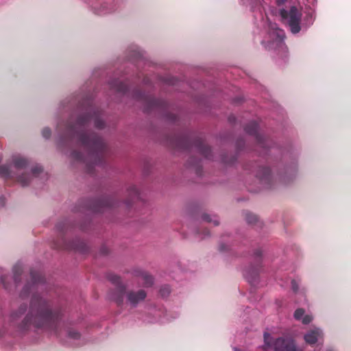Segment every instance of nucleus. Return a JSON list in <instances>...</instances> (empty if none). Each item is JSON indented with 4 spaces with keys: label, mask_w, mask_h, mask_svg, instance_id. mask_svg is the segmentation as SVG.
<instances>
[{
    "label": "nucleus",
    "mask_w": 351,
    "mask_h": 351,
    "mask_svg": "<svg viewBox=\"0 0 351 351\" xmlns=\"http://www.w3.org/2000/svg\"><path fill=\"white\" fill-rule=\"evenodd\" d=\"M237 144H238V147L240 146V142H237Z\"/></svg>",
    "instance_id": "obj_43"
},
{
    "label": "nucleus",
    "mask_w": 351,
    "mask_h": 351,
    "mask_svg": "<svg viewBox=\"0 0 351 351\" xmlns=\"http://www.w3.org/2000/svg\"><path fill=\"white\" fill-rule=\"evenodd\" d=\"M189 164L191 166L195 167H196V173H197V174H198V175L200 174L201 169H200V167L199 165V162L193 161V158H191L189 160Z\"/></svg>",
    "instance_id": "obj_29"
},
{
    "label": "nucleus",
    "mask_w": 351,
    "mask_h": 351,
    "mask_svg": "<svg viewBox=\"0 0 351 351\" xmlns=\"http://www.w3.org/2000/svg\"><path fill=\"white\" fill-rule=\"evenodd\" d=\"M244 130L246 133L255 137L260 147L264 148L268 147L267 139L265 136H262L258 133V125L256 121H252L248 123L245 125Z\"/></svg>",
    "instance_id": "obj_10"
},
{
    "label": "nucleus",
    "mask_w": 351,
    "mask_h": 351,
    "mask_svg": "<svg viewBox=\"0 0 351 351\" xmlns=\"http://www.w3.org/2000/svg\"><path fill=\"white\" fill-rule=\"evenodd\" d=\"M18 182L23 186H27L30 182V176L27 174H22L19 177Z\"/></svg>",
    "instance_id": "obj_23"
},
{
    "label": "nucleus",
    "mask_w": 351,
    "mask_h": 351,
    "mask_svg": "<svg viewBox=\"0 0 351 351\" xmlns=\"http://www.w3.org/2000/svg\"><path fill=\"white\" fill-rule=\"evenodd\" d=\"M110 86L116 91L123 94L126 93L128 90V85L125 83L118 80L112 82L110 83Z\"/></svg>",
    "instance_id": "obj_17"
},
{
    "label": "nucleus",
    "mask_w": 351,
    "mask_h": 351,
    "mask_svg": "<svg viewBox=\"0 0 351 351\" xmlns=\"http://www.w3.org/2000/svg\"><path fill=\"white\" fill-rule=\"evenodd\" d=\"M258 274V269L257 267L252 268V271H249V275L252 276V278H255Z\"/></svg>",
    "instance_id": "obj_34"
},
{
    "label": "nucleus",
    "mask_w": 351,
    "mask_h": 351,
    "mask_svg": "<svg viewBox=\"0 0 351 351\" xmlns=\"http://www.w3.org/2000/svg\"><path fill=\"white\" fill-rule=\"evenodd\" d=\"M134 97L143 101L144 111L146 112H149L154 110H165L168 108V104L167 101L145 95L141 90H136L134 93Z\"/></svg>",
    "instance_id": "obj_6"
},
{
    "label": "nucleus",
    "mask_w": 351,
    "mask_h": 351,
    "mask_svg": "<svg viewBox=\"0 0 351 351\" xmlns=\"http://www.w3.org/2000/svg\"><path fill=\"white\" fill-rule=\"evenodd\" d=\"M202 217L204 221H207L208 223H213L215 226H218L219 223L218 219L216 217H215V219H213L210 215L208 214H204Z\"/></svg>",
    "instance_id": "obj_26"
},
{
    "label": "nucleus",
    "mask_w": 351,
    "mask_h": 351,
    "mask_svg": "<svg viewBox=\"0 0 351 351\" xmlns=\"http://www.w3.org/2000/svg\"><path fill=\"white\" fill-rule=\"evenodd\" d=\"M69 224L66 221H60L56 225V229L60 232H63L68 229Z\"/></svg>",
    "instance_id": "obj_25"
},
{
    "label": "nucleus",
    "mask_w": 351,
    "mask_h": 351,
    "mask_svg": "<svg viewBox=\"0 0 351 351\" xmlns=\"http://www.w3.org/2000/svg\"><path fill=\"white\" fill-rule=\"evenodd\" d=\"M234 120V117L230 116V117H229V121H233Z\"/></svg>",
    "instance_id": "obj_41"
},
{
    "label": "nucleus",
    "mask_w": 351,
    "mask_h": 351,
    "mask_svg": "<svg viewBox=\"0 0 351 351\" xmlns=\"http://www.w3.org/2000/svg\"><path fill=\"white\" fill-rule=\"evenodd\" d=\"M220 251H224L225 250V245L223 244L221 245L219 247Z\"/></svg>",
    "instance_id": "obj_40"
},
{
    "label": "nucleus",
    "mask_w": 351,
    "mask_h": 351,
    "mask_svg": "<svg viewBox=\"0 0 351 351\" xmlns=\"http://www.w3.org/2000/svg\"><path fill=\"white\" fill-rule=\"evenodd\" d=\"M5 197L1 196L0 197V206H3L5 205Z\"/></svg>",
    "instance_id": "obj_37"
},
{
    "label": "nucleus",
    "mask_w": 351,
    "mask_h": 351,
    "mask_svg": "<svg viewBox=\"0 0 351 351\" xmlns=\"http://www.w3.org/2000/svg\"><path fill=\"white\" fill-rule=\"evenodd\" d=\"M43 136L45 138H49L51 136V130L49 128H45L42 131Z\"/></svg>",
    "instance_id": "obj_32"
},
{
    "label": "nucleus",
    "mask_w": 351,
    "mask_h": 351,
    "mask_svg": "<svg viewBox=\"0 0 351 351\" xmlns=\"http://www.w3.org/2000/svg\"><path fill=\"white\" fill-rule=\"evenodd\" d=\"M88 106L84 114L80 115L75 121L71 117L64 126L65 138L61 139V143L76 138L77 142L87 151V156L84 158L82 154L73 151L71 156L77 162H83L87 173H93L95 166L102 165L107 154V147L103 139L93 132L88 130L90 122L94 121L95 127L102 129L105 123L99 117V111L93 106V102L86 101Z\"/></svg>",
    "instance_id": "obj_1"
},
{
    "label": "nucleus",
    "mask_w": 351,
    "mask_h": 351,
    "mask_svg": "<svg viewBox=\"0 0 351 351\" xmlns=\"http://www.w3.org/2000/svg\"><path fill=\"white\" fill-rule=\"evenodd\" d=\"M108 279L115 286L114 290L110 293V298L118 306H121L123 304L125 297L126 302L132 307H136L138 304L143 302L147 297V293L143 289L126 291L125 286L121 282L120 277L117 275L109 274Z\"/></svg>",
    "instance_id": "obj_3"
},
{
    "label": "nucleus",
    "mask_w": 351,
    "mask_h": 351,
    "mask_svg": "<svg viewBox=\"0 0 351 351\" xmlns=\"http://www.w3.org/2000/svg\"><path fill=\"white\" fill-rule=\"evenodd\" d=\"M1 282L3 285L4 287L6 288V285H5V279H4L3 276L1 277Z\"/></svg>",
    "instance_id": "obj_39"
},
{
    "label": "nucleus",
    "mask_w": 351,
    "mask_h": 351,
    "mask_svg": "<svg viewBox=\"0 0 351 351\" xmlns=\"http://www.w3.org/2000/svg\"><path fill=\"white\" fill-rule=\"evenodd\" d=\"M54 247L56 249L73 250L82 254H86L88 252V247L87 244L80 239H76L71 242H66L63 240L61 243H54Z\"/></svg>",
    "instance_id": "obj_9"
},
{
    "label": "nucleus",
    "mask_w": 351,
    "mask_h": 351,
    "mask_svg": "<svg viewBox=\"0 0 351 351\" xmlns=\"http://www.w3.org/2000/svg\"><path fill=\"white\" fill-rule=\"evenodd\" d=\"M245 220L248 224L254 225L258 222V219L256 215L247 212L245 213Z\"/></svg>",
    "instance_id": "obj_20"
},
{
    "label": "nucleus",
    "mask_w": 351,
    "mask_h": 351,
    "mask_svg": "<svg viewBox=\"0 0 351 351\" xmlns=\"http://www.w3.org/2000/svg\"><path fill=\"white\" fill-rule=\"evenodd\" d=\"M169 143L172 147L182 150H189L194 147L204 158L213 159L210 147L206 145L200 137L192 139L191 136L184 134L173 137Z\"/></svg>",
    "instance_id": "obj_4"
},
{
    "label": "nucleus",
    "mask_w": 351,
    "mask_h": 351,
    "mask_svg": "<svg viewBox=\"0 0 351 351\" xmlns=\"http://www.w3.org/2000/svg\"><path fill=\"white\" fill-rule=\"evenodd\" d=\"M254 255L256 256V257L257 258H258V262H259V259L261 258V256H262V250L261 249H258L255 251L254 252Z\"/></svg>",
    "instance_id": "obj_36"
},
{
    "label": "nucleus",
    "mask_w": 351,
    "mask_h": 351,
    "mask_svg": "<svg viewBox=\"0 0 351 351\" xmlns=\"http://www.w3.org/2000/svg\"><path fill=\"white\" fill-rule=\"evenodd\" d=\"M269 35L274 44L276 43L277 46L282 44L285 38V32L282 29L276 27V25L271 26Z\"/></svg>",
    "instance_id": "obj_12"
},
{
    "label": "nucleus",
    "mask_w": 351,
    "mask_h": 351,
    "mask_svg": "<svg viewBox=\"0 0 351 351\" xmlns=\"http://www.w3.org/2000/svg\"><path fill=\"white\" fill-rule=\"evenodd\" d=\"M165 116L166 119L170 122L175 123L177 121V116L173 113L168 112Z\"/></svg>",
    "instance_id": "obj_30"
},
{
    "label": "nucleus",
    "mask_w": 351,
    "mask_h": 351,
    "mask_svg": "<svg viewBox=\"0 0 351 351\" xmlns=\"http://www.w3.org/2000/svg\"><path fill=\"white\" fill-rule=\"evenodd\" d=\"M42 171H43V168H42V167H40L39 165L35 166L32 169V172L34 176H36L38 173H40Z\"/></svg>",
    "instance_id": "obj_31"
},
{
    "label": "nucleus",
    "mask_w": 351,
    "mask_h": 351,
    "mask_svg": "<svg viewBox=\"0 0 351 351\" xmlns=\"http://www.w3.org/2000/svg\"><path fill=\"white\" fill-rule=\"evenodd\" d=\"M116 202L113 197L109 196L102 197L98 199L91 201L86 207L88 210L93 213H101L104 210L115 206Z\"/></svg>",
    "instance_id": "obj_8"
},
{
    "label": "nucleus",
    "mask_w": 351,
    "mask_h": 351,
    "mask_svg": "<svg viewBox=\"0 0 351 351\" xmlns=\"http://www.w3.org/2000/svg\"><path fill=\"white\" fill-rule=\"evenodd\" d=\"M10 169L8 165H0V176L2 178H8L10 176Z\"/></svg>",
    "instance_id": "obj_21"
},
{
    "label": "nucleus",
    "mask_w": 351,
    "mask_h": 351,
    "mask_svg": "<svg viewBox=\"0 0 351 351\" xmlns=\"http://www.w3.org/2000/svg\"><path fill=\"white\" fill-rule=\"evenodd\" d=\"M204 231H205V234H206V235L208 234V230H205Z\"/></svg>",
    "instance_id": "obj_42"
},
{
    "label": "nucleus",
    "mask_w": 351,
    "mask_h": 351,
    "mask_svg": "<svg viewBox=\"0 0 351 351\" xmlns=\"http://www.w3.org/2000/svg\"><path fill=\"white\" fill-rule=\"evenodd\" d=\"M322 336V332L321 330L315 328L307 332L304 338L306 343L312 345L315 344Z\"/></svg>",
    "instance_id": "obj_14"
},
{
    "label": "nucleus",
    "mask_w": 351,
    "mask_h": 351,
    "mask_svg": "<svg viewBox=\"0 0 351 351\" xmlns=\"http://www.w3.org/2000/svg\"><path fill=\"white\" fill-rule=\"evenodd\" d=\"M170 288L169 286L165 285L160 288V293L162 297H167L170 293Z\"/></svg>",
    "instance_id": "obj_28"
},
{
    "label": "nucleus",
    "mask_w": 351,
    "mask_h": 351,
    "mask_svg": "<svg viewBox=\"0 0 351 351\" xmlns=\"http://www.w3.org/2000/svg\"><path fill=\"white\" fill-rule=\"evenodd\" d=\"M101 252L103 254H108V250L106 247H103L101 249Z\"/></svg>",
    "instance_id": "obj_38"
},
{
    "label": "nucleus",
    "mask_w": 351,
    "mask_h": 351,
    "mask_svg": "<svg viewBox=\"0 0 351 351\" xmlns=\"http://www.w3.org/2000/svg\"><path fill=\"white\" fill-rule=\"evenodd\" d=\"M143 280V285L146 287H151L153 285L154 280L152 276L149 275L147 272L141 271L137 274Z\"/></svg>",
    "instance_id": "obj_18"
},
{
    "label": "nucleus",
    "mask_w": 351,
    "mask_h": 351,
    "mask_svg": "<svg viewBox=\"0 0 351 351\" xmlns=\"http://www.w3.org/2000/svg\"><path fill=\"white\" fill-rule=\"evenodd\" d=\"M13 163L17 169L25 168L28 165V160L21 156H16L13 158Z\"/></svg>",
    "instance_id": "obj_19"
},
{
    "label": "nucleus",
    "mask_w": 351,
    "mask_h": 351,
    "mask_svg": "<svg viewBox=\"0 0 351 351\" xmlns=\"http://www.w3.org/2000/svg\"><path fill=\"white\" fill-rule=\"evenodd\" d=\"M13 273H14V279L16 284H17L19 282V276H21L22 273V269L19 265H15L13 267Z\"/></svg>",
    "instance_id": "obj_22"
},
{
    "label": "nucleus",
    "mask_w": 351,
    "mask_h": 351,
    "mask_svg": "<svg viewBox=\"0 0 351 351\" xmlns=\"http://www.w3.org/2000/svg\"><path fill=\"white\" fill-rule=\"evenodd\" d=\"M256 176L260 180V181L269 186L271 181V170L265 167H259Z\"/></svg>",
    "instance_id": "obj_13"
},
{
    "label": "nucleus",
    "mask_w": 351,
    "mask_h": 351,
    "mask_svg": "<svg viewBox=\"0 0 351 351\" xmlns=\"http://www.w3.org/2000/svg\"><path fill=\"white\" fill-rule=\"evenodd\" d=\"M223 162L226 164H232L236 160V157L232 156L230 160L228 159L226 156H223L221 158Z\"/></svg>",
    "instance_id": "obj_33"
},
{
    "label": "nucleus",
    "mask_w": 351,
    "mask_h": 351,
    "mask_svg": "<svg viewBox=\"0 0 351 351\" xmlns=\"http://www.w3.org/2000/svg\"><path fill=\"white\" fill-rule=\"evenodd\" d=\"M280 15L283 19L287 21V24L291 33L298 34L300 32L302 12L297 7L291 6L289 10L281 9L280 10Z\"/></svg>",
    "instance_id": "obj_5"
},
{
    "label": "nucleus",
    "mask_w": 351,
    "mask_h": 351,
    "mask_svg": "<svg viewBox=\"0 0 351 351\" xmlns=\"http://www.w3.org/2000/svg\"><path fill=\"white\" fill-rule=\"evenodd\" d=\"M68 336L73 339H79L80 338V333L75 330L70 329L68 331Z\"/></svg>",
    "instance_id": "obj_27"
},
{
    "label": "nucleus",
    "mask_w": 351,
    "mask_h": 351,
    "mask_svg": "<svg viewBox=\"0 0 351 351\" xmlns=\"http://www.w3.org/2000/svg\"><path fill=\"white\" fill-rule=\"evenodd\" d=\"M27 309L26 304H22L20 306L17 312H14L12 314V317L13 319H15L16 317H19L21 315L23 314Z\"/></svg>",
    "instance_id": "obj_24"
},
{
    "label": "nucleus",
    "mask_w": 351,
    "mask_h": 351,
    "mask_svg": "<svg viewBox=\"0 0 351 351\" xmlns=\"http://www.w3.org/2000/svg\"><path fill=\"white\" fill-rule=\"evenodd\" d=\"M305 311L304 309L302 308H299L295 310L294 312V318L296 320H300L302 319V322L303 324H308L311 323L313 320V317L310 315H304Z\"/></svg>",
    "instance_id": "obj_15"
},
{
    "label": "nucleus",
    "mask_w": 351,
    "mask_h": 351,
    "mask_svg": "<svg viewBox=\"0 0 351 351\" xmlns=\"http://www.w3.org/2000/svg\"><path fill=\"white\" fill-rule=\"evenodd\" d=\"M264 342L265 349L273 347L274 351H296L293 341L287 338L279 337L272 343L270 335L265 332Z\"/></svg>",
    "instance_id": "obj_7"
},
{
    "label": "nucleus",
    "mask_w": 351,
    "mask_h": 351,
    "mask_svg": "<svg viewBox=\"0 0 351 351\" xmlns=\"http://www.w3.org/2000/svg\"><path fill=\"white\" fill-rule=\"evenodd\" d=\"M291 287L294 292H297L298 291L299 287L295 280H291Z\"/></svg>",
    "instance_id": "obj_35"
},
{
    "label": "nucleus",
    "mask_w": 351,
    "mask_h": 351,
    "mask_svg": "<svg viewBox=\"0 0 351 351\" xmlns=\"http://www.w3.org/2000/svg\"><path fill=\"white\" fill-rule=\"evenodd\" d=\"M128 199L125 201V204L128 206H130L133 201L138 199L139 192L136 186H131L128 189Z\"/></svg>",
    "instance_id": "obj_16"
},
{
    "label": "nucleus",
    "mask_w": 351,
    "mask_h": 351,
    "mask_svg": "<svg viewBox=\"0 0 351 351\" xmlns=\"http://www.w3.org/2000/svg\"><path fill=\"white\" fill-rule=\"evenodd\" d=\"M328 351H333L332 350H328Z\"/></svg>",
    "instance_id": "obj_44"
},
{
    "label": "nucleus",
    "mask_w": 351,
    "mask_h": 351,
    "mask_svg": "<svg viewBox=\"0 0 351 351\" xmlns=\"http://www.w3.org/2000/svg\"><path fill=\"white\" fill-rule=\"evenodd\" d=\"M30 276L32 281V285H29V283H27L24 286L20 294V296L22 298H24L29 295L32 287L37 286L39 283L44 282V278L43 277L40 273L32 270L30 272Z\"/></svg>",
    "instance_id": "obj_11"
},
{
    "label": "nucleus",
    "mask_w": 351,
    "mask_h": 351,
    "mask_svg": "<svg viewBox=\"0 0 351 351\" xmlns=\"http://www.w3.org/2000/svg\"><path fill=\"white\" fill-rule=\"evenodd\" d=\"M62 316L61 308H53L50 301L38 294H34L29 311L20 324V328L27 330L32 326L38 328H47L56 330Z\"/></svg>",
    "instance_id": "obj_2"
}]
</instances>
